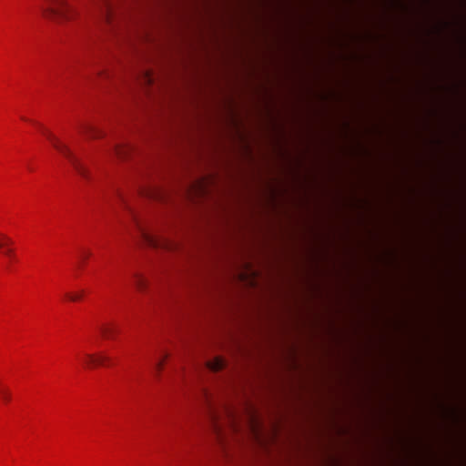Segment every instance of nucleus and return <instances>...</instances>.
I'll use <instances>...</instances> for the list:
<instances>
[{"label":"nucleus","mask_w":466,"mask_h":466,"mask_svg":"<svg viewBox=\"0 0 466 466\" xmlns=\"http://www.w3.org/2000/svg\"><path fill=\"white\" fill-rule=\"evenodd\" d=\"M90 255H91V253H90V252H88V251H87V252H85V253L83 254V259L87 258Z\"/></svg>","instance_id":"obj_17"},{"label":"nucleus","mask_w":466,"mask_h":466,"mask_svg":"<svg viewBox=\"0 0 466 466\" xmlns=\"http://www.w3.org/2000/svg\"><path fill=\"white\" fill-rule=\"evenodd\" d=\"M210 420H211V427L218 436V438L222 439L223 437V429L222 424L218 417V415L215 413V411H210Z\"/></svg>","instance_id":"obj_5"},{"label":"nucleus","mask_w":466,"mask_h":466,"mask_svg":"<svg viewBox=\"0 0 466 466\" xmlns=\"http://www.w3.org/2000/svg\"><path fill=\"white\" fill-rule=\"evenodd\" d=\"M4 254L5 256H7L8 258H14V249L11 247H9L5 249Z\"/></svg>","instance_id":"obj_14"},{"label":"nucleus","mask_w":466,"mask_h":466,"mask_svg":"<svg viewBox=\"0 0 466 466\" xmlns=\"http://www.w3.org/2000/svg\"><path fill=\"white\" fill-rule=\"evenodd\" d=\"M145 79H146L148 83H150V82L152 81V80H151V76H150L149 75H146V76H145Z\"/></svg>","instance_id":"obj_18"},{"label":"nucleus","mask_w":466,"mask_h":466,"mask_svg":"<svg viewBox=\"0 0 466 466\" xmlns=\"http://www.w3.org/2000/svg\"><path fill=\"white\" fill-rule=\"evenodd\" d=\"M208 368L212 371H218L226 366V361L222 358H216L213 360L208 362Z\"/></svg>","instance_id":"obj_9"},{"label":"nucleus","mask_w":466,"mask_h":466,"mask_svg":"<svg viewBox=\"0 0 466 466\" xmlns=\"http://www.w3.org/2000/svg\"><path fill=\"white\" fill-rule=\"evenodd\" d=\"M84 363L88 368L105 366L107 365L110 361L109 357L104 354L86 353L84 355Z\"/></svg>","instance_id":"obj_3"},{"label":"nucleus","mask_w":466,"mask_h":466,"mask_svg":"<svg viewBox=\"0 0 466 466\" xmlns=\"http://www.w3.org/2000/svg\"><path fill=\"white\" fill-rule=\"evenodd\" d=\"M99 330L106 339H113L114 335L117 333V328L113 324H102Z\"/></svg>","instance_id":"obj_6"},{"label":"nucleus","mask_w":466,"mask_h":466,"mask_svg":"<svg viewBox=\"0 0 466 466\" xmlns=\"http://www.w3.org/2000/svg\"><path fill=\"white\" fill-rule=\"evenodd\" d=\"M228 420H230V423H231V424H233V419H232V418H229ZM230 427H232V428H233V425H231Z\"/></svg>","instance_id":"obj_19"},{"label":"nucleus","mask_w":466,"mask_h":466,"mask_svg":"<svg viewBox=\"0 0 466 466\" xmlns=\"http://www.w3.org/2000/svg\"><path fill=\"white\" fill-rule=\"evenodd\" d=\"M82 296H83V292H81L79 294H72V293L66 294L67 299L71 301L79 300L82 298Z\"/></svg>","instance_id":"obj_13"},{"label":"nucleus","mask_w":466,"mask_h":466,"mask_svg":"<svg viewBox=\"0 0 466 466\" xmlns=\"http://www.w3.org/2000/svg\"><path fill=\"white\" fill-rule=\"evenodd\" d=\"M136 285L137 287L139 289H142L143 287H144V279L142 278H137V282H136Z\"/></svg>","instance_id":"obj_15"},{"label":"nucleus","mask_w":466,"mask_h":466,"mask_svg":"<svg viewBox=\"0 0 466 466\" xmlns=\"http://www.w3.org/2000/svg\"><path fill=\"white\" fill-rule=\"evenodd\" d=\"M96 5H99L101 15L106 20L109 19L110 15V7L107 0H93Z\"/></svg>","instance_id":"obj_8"},{"label":"nucleus","mask_w":466,"mask_h":466,"mask_svg":"<svg viewBox=\"0 0 466 466\" xmlns=\"http://www.w3.org/2000/svg\"><path fill=\"white\" fill-rule=\"evenodd\" d=\"M0 399L4 404L11 401L12 393L8 388L0 386Z\"/></svg>","instance_id":"obj_11"},{"label":"nucleus","mask_w":466,"mask_h":466,"mask_svg":"<svg viewBox=\"0 0 466 466\" xmlns=\"http://www.w3.org/2000/svg\"><path fill=\"white\" fill-rule=\"evenodd\" d=\"M13 241L12 239L4 235V234H0V250L4 253L5 252V249L11 247Z\"/></svg>","instance_id":"obj_12"},{"label":"nucleus","mask_w":466,"mask_h":466,"mask_svg":"<svg viewBox=\"0 0 466 466\" xmlns=\"http://www.w3.org/2000/svg\"><path fill=\"white\" fill-rule=\"evenodd\" d=\"M141 236L146 242V244L152 248H158V247H166L167 246V243L164 240L158 239L157 238L150 235L144 229H140Z\"/></svg>","instance_id":"obj_4"},{"label":"nucleus","mask_w":466,"mask_h":466,"mask_svg":"<svg viewBox=\"0 0 466 466\" xmlns=\"http://www.w3.org/2000/svg\"><path fill=\"white\" fill-rule=\"evenodd\" d=\"M43 133L50 140L53 147L69 161L76 171L83 177H86V167L77 158V157L71 151V149L66 145L60 142L58 138H56L49 131L44 129Z\"/></svg>","instance_id":"obj_1"},{"label":"nucleus","mask_w":466,"mask_h":466,"mask_svg":"<svg viewBox=\"0 0 466 466\" xmlns=\"http://www.w3.org/2000/svg\"><path fill=\"white\" fill-rule=\"evenodd\" d=\"M162 365H163L162 360H161V361H158V362L157 363V370H160L162 369Z\"/></svg>","instance_id":"obj_16"},{"label":"nucleus","mask_w":466,"mask_h":466,"mask_svg":"<svg viewBox=\"0 0 466 466\" xmlns=\"http://www.w3.org/2000/svg\"><path fill=\"white\" fill-rule=\"evenodd\" d=\"M113 151L117 157L125 158L126 156L129 153L130 148L127 146L115 145Z\"/></svg>","instance_id":"obj_10"},{"label":"nucleus","mask_w":466,"mask_h":466,"mask_svg":"<svg viewBox=\"0 0 466 466\" xmlns=\"http://www.w3.org/2000/svg\"><path fill=\"white\" fill-rule=\"evenodd\" d=\"M81 131L86 135H88L92 138L100 137L103 136L102 132L98 130L96 127H95L92 125L89 124H84L81 127Z\"/></svg>","instance_id":"obj_7"},{"label":"nucleus","mask_w":466,"mask_h":466,"mask_svg":"<svg viewBox=\"0 0 466 466\" xmlns=\"http://www.w3.org/2000/svg\"><path fill=\"white\" fill-rule=\"evenodd\" d=\"M46 6L44 15L56 22L67 20L72 16L70 7L66 0H45Z\"/></svg>","instance_id":"obj_2"}]
</instances>
